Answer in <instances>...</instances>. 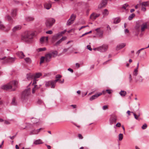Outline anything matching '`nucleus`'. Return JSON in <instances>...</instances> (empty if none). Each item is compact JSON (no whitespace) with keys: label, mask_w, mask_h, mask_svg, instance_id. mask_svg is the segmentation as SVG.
Returning a JSON list of instances; mask_svg holds the SVG:
<instances>
[{"label":"nucleus","mask_w":149,"mask_h":149,"mask_svg":"<svg viewBox=\"0 0 149 149\" xmlns=\"http://www.w3.org/2000/svg\"><path fill=\"white\" fill-rule=\"evenodd\" d=\"M100 15V14H99L93 13L91 15L90 18L94 20L96 18L99 16Z\"/></svg>","instance_id":"obj_18"},{"label":"nucleus","mask_w":149,"mask_h":149,"mask_svg":"<svg viewBox=\"0 0 149 149\" xmlns=\"http://www.w3.org/2000/svg\"><path fill=\"white\" fill-rule=\"evenodd\" d=\"M107 3V0H102L101 3L98 6V8L101 9L105 6Z\"/></svg>","instance_id":"obj_10"},{"label":"nucleus","mask_w":149,"mask_h":149,"mask_svg":"<svg viewBox=\"0 0 149 149\" xmlns=\"http://www.w3.org/2000/svg\"><path fill=\"white\" fill-rule=\"evenodd\" d=\"M51 54V56L53 57H55L58 54V52L56 51H53L51 53H49Z\"/></svg>","instance_id":"obj_26"},{"label":"nucleus","mask_w":149,"mask_h":149,"mask_svg":"<svg viewBox=\"0 0 149 149\" xmlns=\"http://www.w3.org/2000/svg\"><path fill=\"white\" fill-rule=\"evenodd\" d=\"M43 143V142L41 139H38L34 141L33 142V144L35 145H37L42 144Z\"/></svg>","instance_id":"obj_22"},{"label":"nucleus","mask_w":149,"mask_h":149,"mask_svg":"<svg viewBox=\"0 0 149 149\" xmlns=\"http://www.w3.org/2000/svg\"><path fill=\"white\" fill-rule=\"evenodd\" d=\"M147 127V125L146 124H144L141 127V128L143 130L146 129Z\"/></svg>","instance_id":"obj_45"},{"label":"nucleus","mask_w":149,"mask_h":149,"mask_svg":"<svg viewBox=\"0 0 149 149\" xmlns=\"http://www.w3.org/2000/svg\"><path fill=\"white\" fill-rule=\"evenodd\" d=\"M111 59H110V60H109L107 61H106L104 62L103 63V65H106V64H107V63H108L109 62V61L110 60H111Z\"/></svg>","instance_id":"obj_59"},{"label":"nucleus","mask_w":149,"mask_h":149,"mask_svg":"<svg viewBox=\"0 0 149 149\" xmlns=\"http://www.w3.org/2000/svg\"><path fill=\"white\" fill-rule=\"evenodd\" d=\"M39 120L38 119L33 118L31 119V121L33 124L36 123L39 121Z\"/></svg>","instance_id":"obj_33"},{"label":"nucleus","mask_w":149,"mask_h":149,"mask_svg":"<svg viewBox=\"0 0 149 149\" xmlns=\"http://www.w3.org/2000/svg\"><path fill=\"white\" fill-rule=\"evenodd\" d=\"M120 21V19L119 18H117L114 19L113 23L116 24L119 23Z\"/></svg>","instance_id":"obj_32"},{"label":"nucleus","mask_w":149,"mask_h":149,"mask_svg":"<svg viewBox=\"0 0 149 149\" xmlns=\"http://www.w3.org/2000/svg\"><path fill=\"white\" fill-rule=\"evenodd\" d=\"M33 38V36L32 34H27L23 37L22 39L25 42H30Z\"/></svg>","instance_id":"obj_4"},{"label":"nucleus","mask_w":149,"mask_h":149,"mask_svg":"<svg viewBox=\"0 0 149 149\" xmlns=\"http://www.w3.org/2000/svg\"><path fill=\"white\" fill-rule=\"evenodd\" d=\"M78 137L79 139H82L83 138V137L80 134H78Z\"/></svg>","instance_id":"obj_62"},{"label":"nucleus","mask_w":149,"mask_h":149,"mask_svg":"<svg viewBox=\"0 0 149 149\" xmlns=\"http://www.w3.org/2000/svg\"><path fill=\"white\" fill-rule=\"evenodd\" d=\"M15 60V58H9L7 59V62H8L12 63Z\"/></svg>","instance_id":"obj_34"},{"label":"nucleus","mask_w":149,"mask_h":149,"mask_svg":"<svg viewBox=\"0 0 149 149\" xmlns=\"http://www.w3.org/2000/svg\"><path fill=\"white\" fill-rule=\"evenodd\" d=\"M52 7L51 4L49 3H45L44 4V8L47 10H49L50 8Z\"/></svg>","instance_id":"obj_23"},{"label":"nucleus","mask_w":149,"mask_h":149,"mask_svg":"<svg viewBox=\"0 0 149 149\" xmlns=\"http://www.w3.org/2000/svg\"><path fill=\"white\" fill-rule=\"evenodd\" d=\"M43 103L42 101L41 100H38L37 103L39 104H41Z\"/></svg>","instance_id":"obj_57"},{"label":"nucleus","mask_w":149,"mask_h":149,"mask_svg":"<svg viewBox=\"0 0 149 149\" xmlns=\"http://www.w3.org/2000/svg\"><path fill=\"white\" fill-rule=\"evenodd\" d=\"M46 33L50 34H52L53 33L52 31V30H49L46 31Z\"/></svg>","instance_id":"obj_56"},{"label":"nucleus","mask_w":149,"mask_h":149,"mask_svg":"<svg viewBox=\"0 0 149 149\" xmlns=\"http://www.w3.org/2000/svg\"><path fill=\"white\" fill-rule=\"evenodd\" d=\"M136 30L137 31L139 32L140 31L139 26H136L135 28Z\"/></svg>","instance_id":"obj_54"},{"label":"nucleus","mask_w":149,"mask_h":149,"mask_svg":"<svg viewBox=\"0 0 149 149\" xmlns=\"http://www.w3.org/2000/svg\"><path fill=\"white\" fill-rule=\"evenodd\" d=\"M102 108L103 110L107 109L108 108V106L107 105H104L102 107Z\"/></svg>","instance_id":"obj_48"},{"label":"nucleus","mask_w":149,"mask_h":149,"mask_svg":"<svg viewBox=\"0 0 149 149\" xmlns=\"http://www.w3.org/2000/svg\"><path fill=\"white\" fill-rule=\"evenodd\" d=\"M118 139L119 141H121L123 139V134H120L118 135Z\"/></svg>","instance_id":"obj_44"},{"label":"nucleus","mask_w":149,"mask_h":149,"mask_svg":"<svg viewBox=\"0 0 149 149\" xmlns=\"http://www.w3.org/2000/svg\"><path fill=\"white\" fill-rule=\"evenodd\" d=\"M135 16V15L134 13H132L128 17V19L129 20H132L133 18Z\"/></svg>","instance_id":"obj_40"},{"label":"nucleus","mask_w":149,"mask_h":149,"mask_svg":"<svg viewBox=\"0 0 149 149\" xmlns=\"http://www.w3.org/2000/svg\"><path fill=\"white\" fill-rule=\"evenodd\" d=\"M141 5L142 6H149V1L143 2Z\"/></svg>","instance_id":"obj_30"},{"label":"nucleus","mask_w":149,"mask_h":149,"mask_svg":"<svg viewBox=\"0 0 149 149\" xmlns=\"http://www.w3.org/2000/svg\"><path fill=\"white\" fill-rule=\"evenodd\" d=\"M66 37L65 36L63 37L61 39L57 41L54 45L56 46H58L63 41L66 40Z\"/></svg>","instance_id":"obj_7"},{"label":"nucleus","mask_w":149,"mask_h":149,"mask_svg":"<svg viewBox=\"0 0 149 149\" xmlns=\"http://www.w3.org/2000/svg\"><path fill=\"white\" fill-rule=\"evenodd\" d=\"M42 129H43L42 128H40L38 129L33 130L30 132V134L32 135L37 134L39 132L40 130Z\"/></svg>","instance_id":"obj_16"},{"label":"nucleus","mask_w":149,"mask_h":149,"mask_svg":"<svg viewBox=\"0 0 149 149\" xmlns=\"http://www.w3.org/2000/svg\"><path fill=\"white\" fill-rule=\"evenodd\" d=\"M59 80V79H56L54 81H50V85L51 86V87L52 88H54L56 83Z\"/></svg>","instance_id":"obj_15"},{"label":"nucleus","mask_w":149,"mask_h":149,"mask_svg":"<svg viewBox=\"0 0 149 149\" xmlns=\"http://www.w3.org/2000/svg\"><path fill=\"white\" fill-rule=\"evenodd\" d=\"M45 39V38L44 37H42L40 39V41L41 42H44Z\"/></svg>","instance_id":"obj_58"},{"label":"nucleus","mask_w":149,"mask_h":149,"mask_svg":"<svg viewBox=\"0 0 149 149\" xmlns=\"http://www.w3.org/2000/svg\"><path fill=\"white\" fill-rule=\"evenodd\" d=\"M129 6L127 4H125L123 5L122 7V9L126 10L127 8L128 7H129Z\"/></svg>","instance_id":"obj_41"},{"label":"nucleus","mask_w":149,"mask_h":149,"mask_svg":"<svg viewBox=\"0 0 149 149\" xmlns=\"http://www.w3.org/2000/svg\"><path fill=\"white\" fill-rule=\"evenodd\" d=\"M42 74L40 73H38L36 74L35 75H33V84H35L36 83V79L40 77Z\"/></svg>","instance_id":"obj_8"},{"label":"nucleus","mask_w":149,"mask_h":149,"mask_svg":"<svg viewBox=\"0 0 149 149\" xmlns=\"http://www.w3.org/2000/svg\"><path fill=\"white\" fill-rule=\"evenodd\" d=\"M148 28L147 23L146 22L143 23L141 26V32L144 31L146 29Z\"/></svg>","instance_id":"obj_14"},{"label":"nucleus","mask_w":149,"mask_h":149,"mask_svg":"<svg viewBox=\"0 0 149 149\" xmlns=\"http://www.w3.org/2000/svg\"><path fill=\"white\" fill-rule=\"evenodd\" d=\"M17 11L16 9L12 10L11 12V14L13 17L15 16L16 15Z\"/></svg>","instance_id":"obj_29"},{"label":"nucleus","mask_w":149,"mask_h":149,"mask_svg":"<svg viewBox=\"0 0 149 149\" xmlns=\"http://www.w3.org/2000/svg\"><path fill=\"white\" fill-rule=\"evenodd\" d=\"M62 77V76L60 74H57L55 78L56 79H59L60 78Z\"/></svg>","instance_id":"obj_52"},{"label":"nucleus","mask_w":149,"mask_h":149,"mask_svg":"<svg viewBox=\"0 0 149 149\" xmlns=\"http://www.w3.org/2000/svg\"><path fill=\"white\" fill-rule=\"evenodd\" d=\"M133 114V115L134 116V118L136 120H138V116L135 113H134L133 112H131Z\"/></svg>","instance_id":"obj_55"},{"label":"nucleus","mask_w":149,"mask_h":149,"mask_svg":"<svg viewBox=\"0 0 149 149\" xmlns=\"http://www.w3.org/2000/svg\"><path fill=\"white\" fill-rule=\"evenodd\" d=\"M73 20H71L70 19L68 20L67 22V25H70L73 23Z\"/></svg>","instance_id":"obj_36"},{"label":"nucleus","mask_w":149,"mask_h":149,"mask_svg":"<svg viewBox=\"0 0 149 149\" xmlns=\"http://www.w3.org/2000/svg\"><path fill=\"white\" fill-rule=\"evenodd\" d=\"M87 49H89V50L92 51V49L91 48V46L90 45H87Z\"/></svg>","instance_id":"obj_63"},{"label":"nucleus","mask_w":149,"mask_h":149,"mask_svg":"<svg viewBox=\"0 0 149 149\" xmlns=\"http://www.w3.org/2000/svg\"><path fill=\"white\" fill-rule=\"evenodd\" d=\"M111 90L109 89H107L106 90V91L109 94H110L111 93Z\"/></svg>","instance_id":"obj_60"},{"label":"nucleus","mask_w":149,"mask_h":149,"mask_svg":"<svg viewBox=\"0 0 149 149\" xmlns=\"http://www.w3.org/2000/svg\"><path fill=\"white\" fill-rule=\"evenodd\" d=\"M126 45V44L124 43H121L117 46L116 48L117 49H120L123 48Z\"/></svg>","instance_id":"obj_24"},{"label":"nucleus","mask_w":149,"mask_h":149,"mask_svg":"<svg viewBox=\"0 0 149 149\" xmlns=\"http://www.w3.org/2000/svg\"><path fill=\"white\" fill-rule=\"evenodd\" d=\"M126 93V92L125 91H121L119 93V94L122 96H125Z\"/></svg>","instance_id":"obj_35"},{"label":"nucleus","mask_w":149,"mask_h":149,"mask_svg":"<svg viewBox=\"0 0 149 149\" xmlns=\"http://www.w3.org/2000/svg\"><path fill=\"white\" fill-rule=\"evenodd\" d=\"M17 54L19 58H23L25 56L23 53L21 51H19L17 52Z\"/></svg>","instance_id":"obj_21"},{"label":"nucleus","mask_w":149,"mask_h":149,"mask_svg":"<svg viewBox=\"0 0 149 149\" xmlns=\"http://www.w3.org/2000/svg\"><path fill=\"white\" fill-rule=\"evenodd\" d=\"M6 18L9 21H12V17L9 15H7L6 16Z\"/></svg>","instance_id":"obj_42"},{"label":"nucleus","mask_w":149,"mask_h":149,"mask_svg":"<svg viewBox=\"0 0 149 149\" xmlns=\"http://www.w3.org/2000/svg\"><path fill=\"white\" fill-rule=\"evenodd\" d=\"M39 52H41L42 51H44L46 50V48L45 47H43L42 48H40L38 49Z\"/></svg>","instance_id":"obj_50"},{"label":"nucleus","mask_w":149,"mask_h":149,"mask_svg":"<svg viewBox=\"0 0 149 149\" xmlns=\"http://www.w3.org/2000/svg\"><path fill=\"white\" fill-rule=\"evenodd\" d=\"M4 26L2 24L1 22L0 21V29H4Z\"/></svg>","instance_id":"obj_49"},{"label":"nucleus","mask_w":149,"mask_h":149,"mask_svg":"<svg viewBox=\"0 0 149 149\" xmlns=\"http://www.w3.org/2000/svg\"><path fill=\"white\" fill-rule=\"evenodd\" d=\"M31 93V90L30 88L25 90L22 93L21 98L22 100H25L27 99Z\"/></svg>","instance_id":"obj_1"},{"label":"nucleus","mask_w":149,"mask_h":149,"mask_svg":"<svg viewBox=\"0 0 149 149\" xmlns=\"http://www.w3.org/2000/svg\"><path fill=\"white\" fill-rule=\"evenodd\" d=\"M66 32V30H65L64 31H62L61 32H59L58 33V34H60V36L61 37L63 34Z\"/></svg>","instance_id":"obj_46"},{"label":"nucleus","mask_w":149,"mask_h":149,"mask_svg":"<svg viewBox=\"0 0 149 149\" xmlns=\"http://www.w3.org/2000/svg\"><path fill=\"white\" fill-rule=\"evenodd\" d=\"M108 48L107 45H104L102 46L97 48V50L100 52H104L106 51Z\"/></svg>","instance_id":"obj_6"},{"label":"nucleus","mask_w":149,"mask_h":149,"mask_svg":"<svg viewBox=\"0 0 149 149\" xmlns=\"http://www.w3.org/2000/svg\"><path fill=\"white\" fill-rule=\"evenodd\" d=\"M70 106L72 107L73 109H75L77 107V105L75 104H72L70 105Z\"/></svg>","instance_id":"obj_64"},{"label":"nucleus","mask_w":149,"mask_h":149,"mask_svg":"<svg viewBox=\"0 0 149 149\" xmlns=\"http://www.w3.org/2000/svg\"><path fill=\"white\" fill-rule=\"evenodd\" d=\"M10 83H11V84L12 85H12H13L15 88L17 87L18 84V82L17 81L15 80L13 81L10 82Z\"/></svg>","instance_id":"obj_27"},{"label":"nucleus","mask_w":149,"mask_h":149,"mask_svg":"<svg viewBox=\"0 0 149 149\" xmlns=\"http://www.w3.org/2000/svg\"><path fill=\"white\" fill-rule=\"evenodd\" d=\"M117 120V117L115 115H112L111 116L109 119L110 123L111 125L116 123Z\"/></svg>","instance_id":"obj_5"},{"label":"nucleus","mask_w":149,"mask_h":149,"mask_svg":"<svg viewBox=\"0 0 149 149\" xmlns=\"http://www.w3.org/2000/svg\"><path fill=\"white\" fill-rule=\"evenodd\" d=\"M138 74V70L137 68L135 69L133 72V75L134 76H136Z\"/></svg>","instance_id":"obj_39"},{"label":"nucleus","mask_w":149,"mask_h":149,"mask_svg":"<svg viewBox=\"0 0 149 149\" xmlns=\"http://www.w3.org/2000/svg\"><path fill=\"white\" fill-rule=\"evenodd\" d=\"M50 81L46 82L45 83V86L46 87L49 86L50 85Z\"/></svg>","instance_id":"obj_51"},{"label":"nucleus","mask_w":149,"mask_h":149,"mask_svg":"<svg viewBox=\"0 0 149 149\" xmlns=\"http://www.w3.org/2000/svg\"><path fill=\"white\" fill-rule=\"evenodd\" d=\"M102 95V93H99L96 94H95L94 95L92 96L91 97L89 98V100L90 101H92L93 100L96 99L99 96L101 95Z\"/></svg>","instance_id":"obj_12"},{"label":"nucleus","mask_w":149,"mask_h":149,"mask_svg":"<svg viewBox=\"0 0 149 149\" xmlns=\"http://www.w3.org/2000/svg\"><path fill=\"white\" fill-rule=\"evenodd\" d=\"M1 88L6 91L10 90L11 91H15V88H12V86L10 83L2 86L1 87Z\"/></svg>","instance_id":"obj_2"},{"label":"nucleus","mask_w":149,"mask_h":149,"mask_svg":"<svg viewBox=\"0 0 149 149\" xmlns=\"http://www.w3.org/2000/svg\"><path fill=\"white\" fill-rule=\"evenodd\" d=\"M26 78L28 80H30L32 79H33V75L30 73H28L26 75Z\"/></svg>","instance_id":"obj_28"},{"label":"nucleus","mask_w":149,"mask_h":149,"mask_svg":"<svg viewBox=\"0 0 149 149\" xmlns=\"http://www.w3.org/2000/svg\"><path fill=\"white\" fill-rule=\"evenodd\" d=\"M45 57V61L47 62H49L51 60L52 58L51 54L49 53L46 54Z\"/></svg>","instance_id":"obj_17"},{"label":"nucleus","mask_w":149,"mask_h":149,"mask_svg":"<svg viewBox=\"0 0 149 149\" xmlns=\"http://www.w3.org/2000/svg\"><path fill=\"white\" fill-rule=\"evenodd\" d=\"M95 31H96L100 37H102V36L103 31L102 30H101L100 28L96 29Z\"/></svg>","instance_id":"obj_13"},{"label":"nucleus","mask_w":149,"mask_h":149,"mask_svg":"<svg viewBox=\"0 0 149 149\" xmlns=\"http://www.w3.org/2000/svg\"><path fill=\"white\" fill-rule=\"evenodd\" d=\"M22 27L20 25H18L15 26L13 29V31L15 32L21 29Z\"/></svg>","instance_id":"obj_20"},{"label":"nucleus","mask_w":149,"mask_h":149,"mask_svg":"<svg viewBox=\"0 0 149 149\" xmlns=\"http://www.w3.org/2000/svg\"><path fill=\"white\" fill-rule=\"evenodd\" d=\"M55 20L53 18H50L47 19L45 22V24L47 27H51L55 23Z\"/></svg>","instance_id":"obj_3"},{"label":"nucleus","mask_w":149,"mask_h":149,"mask_svg":"<svg viewBox=\"0 0 149 149\" xmlns=\"http://www.w3.org/2000/svg\"><path fill=\"white\" fill-rule=\"evenodd\" d=\"M141 10L145 12L146 11V8L145 7L142 6L141 8Z\"/></svg>","instance_id":"obj_61"},{"label":"nucleus","mask_w":149,"mask_h":149,"mask_svg":"<svg viewBox=\"0 0 149 149\" xmlns=\"http://www.w3.org/2000/svg\"><path fill=\"white\" fill-rule=\"evenodd\" d=\"M41 86V85H35L34 87L32 89V93H34L36 91L40 88Z\"/></svg>","instance_id":"obj_19"},{"label":"nucleus","mask_w":149,"mask_h":149,"mask_svg":"<svg viewBox=\"0 0 149 149\" xmlns=\"http://www.w3.org/2000/svg\"><path fill=\"white\" fill-rule=\"evenodd\" d=\"M135 82L136 83H141L143 82V79L141 76H138L135 78Z\"/></svg>","instance_id":"obj_11"},{"label":"nucleus","mask_w":149,"mask_h":149,"mask_svg":"<svg viewBox=\"0 0 149 149\" xmlns=\"http://www.w3.org/2000/svg\"><path fill=\"white\" fill-rule=\"evenodd\" d=\"M34 19V18L33 17L30 16H27L25 18V20L27 22H29L32 21Z\"/></svg>","instance_id":"obj_25"},{"label":"nucleus","mask_w":149,"mask_h":149,"mask_svg":"<svg viewBox=\"0 0 149 149\" xmlns=\"http://www.w3.org/2000/svg\"><path fill=\"white\" fill-rule=\"evenodd\" d=\"M11 104L13 105H17V102H16L15 99V97H13L12 100Z\"/></svg>","instance_id":"obj_38"},{"label":"nucleus","mask_w":149,"mask_h":149,"mask_svg":"<svg viewBox=\"0 0 149 149\" xmlns=\"http://www.w3.org/2000/svg\"><path fill=\"white\" fill-rule=\"evenodd\" d=\"M76 15L74 14H72L71 15L70 19L71 20H73V21H74L76 18Z\"/></svg>","instance_id":"obj_37"},{"label":"nucleus","mask_w":149,"mask_h":149,"mask_svg":"<svg viewBox=\"0 0 149 149\" xmlns=\"http://www.w3.org/2000/svg\"><path fill=\"white\" fill-rule=\"evenodd\" d=\"M102 13L103 16L104 17V16H107L109 13V12L107 9H105L103 10Z\"/></svg>","instance_id":"obj_31"},{"label":"nucleus","mask_w":149,"mask_h":149,"mask_svg":"<svg viewBox=\"0 0 149 149\" xmlns=\"http://www.w3.org/2000/svg\"><path fill=\"white\" fill-rule=\"evenodd\" d=\"M57 33L53 36L52 38V40L53 43L56 42L57 40L61 37Z\"/></svg>","instance_id":"obj_9"},{"label":"nucleus","mask_w":149,"mask_h":149,"mask_svg":"<svg viewBox=\"0 0 149 149\" xmlns=\"http://www.w3.org/2000/svg\"><path fill=\"white\" fill-rule=\"evenodd\" d=\"M45 59V57L44 56L42 57L40 59V63H43L44 60Z\"/></svg>","instance_id":"obj_47"},{"label":"nucleus","mask_w":149,"mask_h":149,"mask_svg":"<svg viewBox=\"0 0 149 149\" xmlns=\"http://www.w3.org/2000/svg\"><path fill=\"white\" fill-rule=\"evenodd\" d=\"M26 62L28 63H30L31 62V60L30 58L29 57L26 58L24 59Z\"/></svg>","instance_id":"obj_43"},{"label":"nucleus","mask_w":149,"mask_h":149,"mask_svg":"<svg viewBox=\"0 0 149 149\" xmlns=\"http://www.w3.org/2000/svg\"><path fill=\"white\" fill-rule=\"evenodd\" d=\"M129 78L130 83H131L132 81V79L131 74H129Z\"/></svg>","instance_id":"obj_53"}]
</instances>
